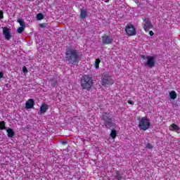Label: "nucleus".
<instances>
[{
  "label": "nucleus",
  "mask_w": 180,
  "mask_h": 180,
  "mask_svg": "<svg viewBox=\"0 0 180 180\" xmlns=\"http://www.w3.org/2000/svg\"><path fill=\"white\" fill-rule=\"evenodd\" d=\"M105 4H108L109 2V0H105Z\"/></svg>",
  "instance_id": "32"
},
{
  "label": "nucleus",
  "mask_w": 180,
  "mask_h": 180,
  "mask_svg": "<svg viewBox=\"0 0 180 180\" xmlns=\"http://www.w3.org/2000/svg\"><path fill=\"white\" fill-rule=\"evenodd\" d=\"M115 178L116 179H118V180L122 179V175L120 174V172L119 171L115 172Z\"/></svg>",
  "instance_id": "21"
},
{
  "label": "nucleus",
  "mask_w": 180,
  "mask_h": 180,
  "mask_svg": "<svg viewBox=\"0 0 180 180\" xmlns=\"http://www.w3.org/2000/svg\"><path fill=\"white\" fill-rule=\"evenodd\" d=\"M3 34L5 37L6 40H11V38L12 37V34H11V31H9L8 27H5L3 29Z\"/></svg>",
  "instance_id": "10"
},
{
  "label": "nucleus",
  "mask_w": 180,
  "mask_h": 180,
  "mask_svg": "<svg viewBox=\"0 0 180 180\" xmlns=\"http://www.w3.org/2000/svg\"><path fill=\"white\" fill-rule=\"evenodd\" d=\"M101 120H103V124L105 126L106 129H112V127H113V121L112 117H110V112H103L101 115Z\"/></svg>",
  "instance_id": "4"
},
{
  "label": "nucleus",
  "mask_w": 180,
  "mask_h": 180,
  "mask_svg": "<svg viewBox=\"0 0 180 180\" xmlns=\"http://www.w3.org/2000/svg\"><path fill=\"white\" fill-rule=\"evenodd\" d=\"M25 27H19L17 30L18 33H23V32H25Z\"/></svg>",
  "instance_id": "22"
},
{
  "label": "nucleus",
  "mask_w": 180,
  "mask_h": 180,
  "mask_svg": "<svg viewBox=\"0 0 180 180\" xmlns=\"http://www.w3.org/2000/svg\"><path fill=\"white\" fill-rule=\"evenodd\" d=\"M128 103H129V105H134V103H133V101H128Z\"/></svg>",
  "instance_id": "29"
},
{
  "label": "nucleus",
  "mask_w": 180,
  "mask_h": 180,
  "mask_svg": "<svg viewBox=\"0 0 180 180\" xmlns=\"http://www.w3.org/2000/svg\"><path fill=\"white\" fill-rule=\"evenodd\" d=\"M1 78H4V72H0V79H1Z\"/></svg>",
  "instance_id": "28"
},
{
  "label": "nucleus",
  "mask_w": 180,
  "mask_h": 180,
  "mask_svg": "<svg viewBox=\"0 0 180 180\" xmlns=\"http://www.w3.org/2000/svg\"><path fill=\"white\" fill-rule=\"evenodd\" d=\"M110 136L112 139H116V136H117V131L112 130Z\"/></svg>",
  "instance_id": "18"
},
{
  "label": "nucleus",
  "mask_w": 180,
  "mask_h": 180,
  "mask_svg": "<svg viewBox=\"0 0 180 180\" xmlns=\"http://www.w3.org/2000/svg\"><path fill=\"white\" fill-rule=\"evenodd\" d=\"M22 71L23 72H27V68H26V66H23Z\"/></svg>",
  "instance_id": "26"
},
{
  "label": "nucleus",
  "mask_w": 180,
  "mask_h": 180,
  "mask_svg": "<svg viewBox=\"0 0 180 180\" xmlns=\"http://www.w3.org/2000/svg\"><path fill=\"white\" fill-rule=\"evenodd\" d=\"M136 4H139V1H136Z\"/></svg>",
  "instance_id": "34"
},
{
  "label": "nucleus",
  "mask_w": 180,
  "mask_h": 180,
  "mask_svg": "<svg viewBox=\"0 0 180 180\" xmlns=\"http://www.w3.org/2000/svg\"><path fill=\"white\" fill-rule=\"evenodd\" d=\"M100 82L103 86H112L115 84V80L109 74H103Z\"/></svg>",
  "instance_id": "3"
},
{
  "label": "nucleus",
  "mask_w": 180,
  "mask_h": 180,
  "mask_svg": "<svg viewBox=\"0 0 180 180\" xmlns=\"http://www.w3.org/2000/svg\"><path fill=\"white\" fill-rule=\"evenodd\" d=\"M88 16V11L86 9H81L80 10V18L81 19H85Z\"/></svg>",
  "instance_id": "13"
},
{
  "label": "nucleus",
  "mask_w": 180,
  "mask_h": 180,
  "mask_svg": "<svg viewBox=\"0 0 180 180\" xmlns=\"http://www.w3.org/2000/svg\"><path fill=\"white\" fill-rule=\"evenodd\" d=\"M172 127L173 128V130H176L177 131L179 130V127L176 124H172Z\"/></svg>",
  "instance_id": "23"
},
{
  "label": "nucleus",
  "mask_w": 180,
  "mask_h": 180,
  "mask_svg": "<svg viewBox=\"0 0 180 180\" xmlns=\"http://www.w3.org/2000/svg\"><path fill=\"white\" fill-rule=\"evenodd\" d=\"M7 136L8 137H13L15 136V131L12 128L7 129Z\"/></svg>",
  "instance_id": "14"
},
{
  "label": "nucleus",
  "mask_w": 180,
  "mask_h": 180,
  "mask_svg": "<svg viewBox=\"0 0 180 180\" xmlns=\"http://www.w3.org/2000/svg\"><path fill=\"white\" fill-rule=\"evenodd\" d=\"M149 34H150V36H154V32L149 31Z\"/></svg>",
  "instance_id": "30"
},
{
  "label": "nucleus",
  "mask_w": 180,
  "mask_h": 180,
  "mask_svg": "<svg viewBox=\"0 0 180 180\" xmlns=\"http://www.w3.org/2000/svg\"><path fill=\"white\" fill-rule=\"evenodd\" d=\"M150 126H151V122H150L148 117H143L139 120V127L141 130H143V131L148 130Z\"/></svg>",
  "instance_id": "5"
},
{
  "label": "nucleus",
  "mask_w": 180,
  "mask_h": 180,
  "mask_svg": "<svg viewBox=\"0 0 180 180\" xmlns=\"http://www.w3.org/2000/svg\"><path fill=\"white\" fill-rule=\"evenodd\" d=\"M146 148H149V150H151V149L154 148V146L151 143H147Z\"/></svg>",
  "instance_id": "24"
},
{
  "label": "nucleus",
  "mask_w": 180,
  "mask_h": 180,
  "mask_svg": "<svg viewBox=\"0 0 180 180\" xmlns=\"http://www.w3.org/2000/svg\"><path fill=\"white\" fill-rule=\"evenodd\" d=\"M17 22H18V23H20V26L21 27H26V24L25 23V21H23V19H22V18H18V19L17 20Z\"/></svg>",
  "instance_id": "15"
},
{
  "label": "nucleus",
  "mask_w": 180,
  "mask_h": 180,
  "mask_svg": "<svg viewBox=\"0 0 180 180\" xmlns=\"http://www.w3.org/2000/svg\"><path fill=\"white\" fill-rule=\"evenodd\" d=\"M141 58L143 60H147V61L145 63V65H147L149 67V68H153L154 65H155V58L154 56H141Z\"/></svg>",
  "instance_id": "6"
},
{
  "label": "nucleus",
  "mask_w": 180,
  "mask_h": 180,
  "mask_svg": "<svg viewBox=\"0 0 180 180\" xmlns=\"http://www.w3.org/2000/svg\"><path fill=\"white\" fill-rule=\"evenodd\" d=\"M169 96L171 99H173V100L176 99V92L175 91H172L169 93Z\"/></svg>",
  "instance_id": "16"
},
{
  "label": "nucleus",
  "mask_w": 180,
  "mask_h": 180,
  "mask_svg": "<svg viewBox=\"0 0 180 180\" xmlns=\"http://www.w3.org/2000/svg\"><path fill=\"white\" fill-rule=\"evenodd\" d=\"M103 44H112L113 43V38L109 34H105L101 37Z\"/></svg>",
  "instance_id": "8"
},
{
  "label": "nucleus",
  "mask_w": 180,
  "mask_h": 180,
  "mask_svg": "<svg viewBox=\"0 0 180 180\" xmlns=\"http://www.w3.org/2000/svg\"><path fill=\"white\" fill-rule=\"evenodd\" d=\"M99 64H101V59L97 58L95 61V68L98 69L99 68Z\"/></svg>",
  "instance_id": "20"
},
{
  "label": "nucleus",
  "mask_w": 180,
  "mask_h": 180,
  "mask_svg": "<svg viewBox=\"0 0 180 180\" xmlns=\"http://www.w3.org/2000/svg\"><path fill=\"white\" fill-rule=\"evenodd\" d=\"M57 84V82H52L51 84V86H53V88H54V86H56V84Z\"/></svg>",
  "instance_id": "31"
},
{
  "label": "nucleus",
  "mask_w": 180,
  "mask_h": 180,
  "mask_svg": "<svg viewBox=\"0 0 180 180\" xmlns=\"http://www.w3.org/2000/svg\"><path fill=\"white\" fill-rule=\"evenodd\" d=\"M39 26H40V27H46V24L41 23V24H39Z\"/></svg>",
  "instance_id": "27"
},
{
  "label": "nucleus",
  "mask_w": 180,
  "mask_h": 180,
  "mask_svg": "<svg viewBox=\"0 0 180 180\" xmlns=\"http://www.w3.org/2000/svg\"><path fill=\"white\" fill-rule=\"evenodd\" d=\"M34 106V100L33 98H30L25 103V108L27 109H32Z\"/></svg>",
  "instance_id": "11"
},
{
  "label": "nucleus",
  "mask_w": 180,
  "mask_h": 180,
  "mask_svg": "<svg viewBox=\"0 0 180 180\" xmlns=\"http://www.w3.org/2000/svg\"><path fill=\"white\" fill-rule=\"evenodd\" d=\"M143 21L144 22L143 24V27L145 32H148L150 29H153L154 27V25H153V23H151V20H150L148 18L143 19Z\"/></svg>",
  "instance_id": "7"
},
{
  "label": "nucleus",
  "mask_w": 180,
  "mask_h": 180,
  "mask_svg": "<svg viewBox=\"0 0 180 180\" xmlns=\"http://www.w3.org/2000/svg\"><path fill=\"white\" fill-rule=\"evenodd\" d=\"M0 19H4V11H0Z\"/></svg>",
  "instance_id": "25"
},
{
  "label": "nucleus",
  "mask_w": 180,
  "mask_h": 180,
  "mask_svg": "<svg viewBox=\"0 0 180 180\" xmlns=\"http://www.w3.org/2000/svg\"><path fill=\"white\" fill-rule=\"evenodd\" d=\"M125 32L128 36H135L136 28L133 25H129L125 28Z\"/></svg>",
  "instance_id": "9"
},
{
  "label": "nucleus",
  "mask_w": 180,
  "mask_h": 180,
  "mask_svg": "<svg viewBox=\"0 0 180 180\" xmlns=\"http://www.w3.org/2000/svg\"><path fill=\"white\" fill-rule=\"evenodd\" d=\"M40 113L41 115H43L44 113H46V112H47V110H49V105L47 104H46L45 103H42V105L40 107Z\"/></svg>",
  "instance_id": "12"
},
{
  "label": "nucleus",
  "mask_w": 180,
  "mask_h": 180,
  "mask_svg": "<svg viewBox=\"0 0 180 180\" xmlns=\"http://www.w3.org/2000/svg\"><path fill=\"white\" fill-rule=\"evenodd\" d=\"M63 144H67V142H63Z\"/></svg>",
  "instance_id": "33"
},
{
  "label": "nucleus",
  "mask_w": 180,
  "mask_h": 180,
  "mask_svg": "<svg viewBox=\"0 0 180 180\" xmlns=\"http://www.w3.org/2000/svg\"><path fill=\"white\" fill-rule=\"evenodd\" d=\"M30 1H33V0H29Z\"/></svg>",
  "instance_id": "35"
},
{
  "label": "nucleus",
  "mask_w": 180,
  "mask_h": 180,
  "mask_svg": "<svg viewBox=\"0 0 180 180\" xmlns=\"http://www.w3.org/2000/svg\"><path fill=\"white\" fill-rule=\"evenodd\" d=\"M80 85L82 86V89L90 91L92 86H94V78L92 77V75H84L82 76Z\"/></svg>",
  "instance_id": "2"
},
{
  "label": "nucleus",
  "mask_w": 180,
  "mask_h": 180,
  "mask_svg": "<svg viewBox=\"0 0 180 180\" xmlns=\"http://www.w3.org/2000/svg\"><path fill=\"white\" fill-rule=\"evenodd\" d=\"M0 130H6L5 121L0 122Z\"/></svg>",
  "instance_id": "19"
},
{
  "label": "nucleus",
  "mask_w": 180,
  "mask_h": 180,
  "mask_svg": "<svg viewBox=\"0 0 180 180\" xmlns=\"http://www.w3.org/2000/svg\"><path fill=\"white\" fill-rule=\"evenodd\" d=\"M65 59L68 64L75 65L81 61V56H79V51L74 48H68L65 51Z\"/></svg>",
  "instance_id": "1"
},
{
  "label": "nucleus",
  "mask_w": 180,
  "mask_h": 180,
  "mask_svg": "<svg viewBox=\"0 0 180 180\" xmlns=\"http://www.w3.org/2000/svg\"><path fill=\"white\" fill-rule=\"evenodd\" d=\"M44 19V15L43 13H39L37 14V20H43Z\"/></svg>",
  "instance_id": "17"
}]
</instances>
